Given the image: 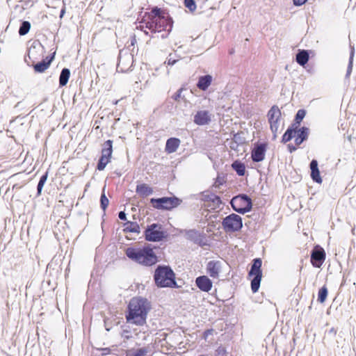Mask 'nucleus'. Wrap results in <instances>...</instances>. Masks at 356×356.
Listing matches in <instances>:
<instances>
[{
	"label": "nucleus",
	"instance_id": "1",
	"mask_svg": "<svg viewBox=\"0 0 356 356\" xmlns=\"http://www.w3.org/2000/svg\"><path fill=\"white\" fill-rule=\"evenodd\" d=\"M148 310L147 299L141 297L132 298L128 305L127 321L136 325H143L146 323Z\"/></svg>",
	"mask_w": 356,
	"mask_h": 356
},
{
	"label": "nucleus",
	"instance_id": "2",
	"mask_svg": "<svg viewBox=\"0 0 356 356\" xmlns=\"http://www.w3.org/2000/svg\"><path fill=\"white\" fill-rule=\"evenodd\" d=\"M125 253L129 259L145 266H152L159 261L151 244H147L142 248H127Z\"/></svg>",
	"mask_w": 356,
	"mask_h": 356
},
{
	"label": "nucleus",
	"instance_id": "3",
	"mask_svg": "<svg viewBox=\"0 0 356 356\" xmlns=\"http://www.w3.org/2000/svg\"><path fill=\"white\" fill-rule=\"evenodd\" d=\"M155 284L159 288H178L175 273L170 266L159 265L154 274Z\"/></svg>",
	"mask_w": 356,
	"mask_h": 356
},
{
	"label": "nucleus",
	"instance_id": "4",
	"mask_svg": "<svg viewBox=\"0 0 356 356\" xmlns=\"http://www.w3.org/2000/svg\"><path fill=\"white\" fill-rule=\"evenodd\" d=\"M173 20L169 15L166 17H152L150 21L145 23V28L152 33H160L167 31L166 34H162L161 38H166L172 29Z\"/></svg>",
	"mask_w": 356,
	"mask_h": 356
},
{
	"label": "nucleus",
	"instance_id": "5",
	"mask_svg": "<svg viewBox=\"0 0 356 356\" xmlns=\"http://www.w3.org/2000/svg\"><path fill=\"white\" fill-rule=\"evenodd\" d=\"M230 204L234 211L241 214L250 212L252 209V199L244 193L234 196L231 200Z\"/></svg>",
	"mask_w": 356,
	"mask_h": 356
},
{
	"label": "nucleus",
	"instance_id": "6",
	"mask_svg": "<svg viewBox=\"0 0 356 356\" xmlns=\"http://www.w3.org/2000/svg\"><path fill=\"white\" fill-rule=\"evenodd\" d=\"M261 265V259H254L250 270L248 272V276L253 277L251 280V290L253 293L257 292L260 287L262 277Z\"/></svg>",
	"mask_w": 356,
	"mask_h": 356
},
{
	"label": "nucleus",
	"instance_id": "7",
	"mask_svg": "<svg viewBox=\"0 0 356 356\" xmlns=\"http://www.w3.org/2000/svg\"><path fill=\"white\" fill-rule=\"evenodd\" d=\"M145 239L147 241L160 242L167 238L168 234L164 231L162 225L152 223L147 227L144 232Z\"/></svg>",
	"mask_w": 356,
	"mask_h": 356
},
{
	"label": "nucleus",
	"instance_id": "8",
	"mask_svg": "<svg viewBox=\"0 0 356 356\" xmlns=\"http://www.w3.org/2000/svg\"><path fill=\"white\" fill-rule=\"evenodd\" d=\"M181 202V200L175 196L150 199V203L154 208L162 210H171L178 207Z\"/></svg>",
	"mask_w": 356,
	"mask_h": 356
},
{
	"label": "nucleus",
	"instance_id": "9",
	"mask_svg": "<svg viewBox=\"0 0 356 356\" xmlns=\"http://www.w3.org/2000/svg\"><path fill=\"white\" fill-rule=\"evenodd\" d=\"M222 226L226 232H238L243 227L242 218L238 214L231 213L223 218Z\"/></svg>",
	"mask_w": 356,
	"mask_h": 356
},
{
	"label": "nucleus",
	"instance_id": "10",
	"mask_svg": "<svg viewBox=\"0 0 356 356\" xmlns=\"http://www.w3.org/2000/svg\"><path fill=\"white\" fill-rule=\"evenodd\" d=\"M195 197L197 200H200L207 203L205 206L210 207L211 209L220 208V206L222 204L220 197L209 191H205L195 195Z\"/></svg>",
	"mask_w": 356,
	"mask_h": 356
},
{
	"label": "nucleus",
	"instance_id": "11",
	"mask_svg": "<svg viewBox=\"0 0 356 356\" xmlns=\"http://www.w3.org/2000/svg\"><path fill=\"white\" fill-rule=\"evenodd\" d=\"M184 236L187 240L193 241L194 243L203 247L207 245V241L206 235L204 233H200L196 229H185L183 231Z\"/></svg>",
	"mask_w": 356,
	"mask_h": 356
},
{
	"label": "nucleus",
	"instance_id": "12",
	"mask_svg": "<svg viewBox=\"0 0 356 356\" xmlns=\"http://www.w3.org/2000/svg\"><path fill=\"white\" fill-rule=\"evenodd\" d=\"M133 62V56L127 51L120 50L118 55L117 70L127 72Z\"/></svg>",
	"mask_w": 356,
	"mask_h": 356
},
{
	"label": "nucleus",
	"instance_id": "13",
	"mask_svg": "<svg viewBox=\"0 0 356 356\" xmlns=\"http://www.w3.org/2000/svg\"><path fill=\"white\" fill-rule=\"evenodd\" d=\"M325 259V252L323 248L316 246L312 251L311 263L314 267L320 268Z\"/></svg>",
	"mask_w": 356,
	"mask_h": 356
},
{
	"label": "nucleus",
	"instance_id": "14",
	"mask_svg": "<svg viewBox=\"0 0 356 356\" xmlns=\"http://www.w3.org/2000/svg\"><path fill=\"white\" fill-rule=\"evenodd\" d=\"M267 145L265 143H257L254 145L251 152V159L255 163L264 160Z\"/></svg>",
	"mask_w": 356,
	"mask_h": 356
},
{
	"label": "nucleus",
	"instance_id": "15",
	"mask_svg": "<svg viewBox=\"0 0 356 356\" xmlns=\"http://www.w3.org/2000/svg\"><path fill=\"white\" fill-rule=\"evenodd\" d=\"M211 120V114L209 111L205 110L198 111L193 118L194 123L199 126L209 124Z\"/></svg>",
	"mask_w": 356,
	"mask_h": 356
},
{
	"label": "nucleus",
	"instance_id": "16",
	"mask_svg": "<svg viewBox=\"0 0 356 356\" xmlns=\"http://www.w3.org/2000/svg\"><path fill=\"white\" fill-rule=\"evenodd\" d=\"M55 54L56 53L54 52L53 54L47 56L44 59L35 64L33 65L34 71L38 73H42L47 70L52 61L54 60Z\"/></svg>",
	"mask_w": 356,
	"mask_h": 356
},
{
	"label": "nucleus",
	"instance_id": "17",
	"mask_svg": "<svg viewBox=\"0 0 356 356\" xmlns=\"http://www.w3.org/2000/svg\"><path fill=\"white\" fill-rule=\"evenodd\" d=\"M195 284L203 292H209L213 286L212 281L206 275H201L195 279Z\"/></svg>",
	"mask_w": 356,
	"mask_h": 356
},
{
	"label": "nucleus",
	"instance_id": "18",
	"mask_svg": "<svg viewBox=\"0 0 356 356\" xmlns=\"http://www.w3.org/2000/svg\"><path fill=\"white\" fill-rule=\"evenodd\" d=\"M309 129L308 127H302L300 129H296L295 143L296 145H300L304 141L307 140L309 136Z\"/></svg>",
	"mask_w": 356,
	"mask_h": 356
},
{
	"label": "nucleus",
	"instance_id": "19",
	"mask_svg": "<svg viewBox=\"0 0 356 356\" xmlns=\"http://www.w3.org/2000/svg\"><path fill=\"white\" fill-rule=\"evenodd\" d=\"M221 268V262L220 261H210L207 266V273L213 278H217Z\"/></svg>",
	"mask_w": 356,
	"mask_h": 356
},
{
	"label": "nucleus",
	"instance_id": "20",
	"mask_svg": "<svg viewBox=\"0 0 356 356\" xmlns=\"http://www.w3.org/2000/svg\"><path fill=\"white\" fill-rule=\"evenodd\" d=\"M309 167L311 170V178L314 182L321 184L322 182V178L320 175L318 161L315 159H313L309 163Z\"/></svg>",
	"mask_w": 356,
	"mask_h": 356
},
{
	"label": "nucleus",
	"instance_id": "21",
	"mask_svg": "<svg viewBox=\"0 0 356 356\" xmlns=\"http://www.w3.org/2000/svg\"><path fill=\"white\" fill-rule=\"evenodd\" d=\"M213 78L210 74H206L204 76H200L198 79V81L197 83V87L202 90L205 91L208 89V88L211 84Z\"/></svg>",
	"mask_w": 356,
	"mask_h": 356
},
{
	"label": "nucleus",
	"instance_id": "22",
	"mask_svg": "<svg viewBox=\"0 0 356 356\" xmlns=\"http://www.w3.org/2000/svg\"><path fill=\"white\" fill-rule=\"evenodd\" d=\"M180 145V140L177 138H170L165 144V151L168 153H173L177 151Z\"/></svg>",
	"mask_w": 356,
	"mask_h": 356
},
{
	"label": "nucleus",
	"instance_id": "23",
	"mask_svg": "<svg viewBox=\"0 0 356 356\" xmlns=\"http://www.w3.org/2000/svg\"><path fill=\"white\" fill-rule=\"evenodd\" d=\"M309 54L307 50L300 49L296 56V62L301 66H305L309 61Z\"/></svg>",
	"mask_w": 356,
	"mask_h": 356
},
{
	"label": "nucleus",
	"instance_id": "24",
	"mask_svg": "<svg viewBox=\"0 0 356 356\" xmlns=\"http://www.w3.org/2000/svg\"><path fill=\"white\" fill-rule=\"evenodd\" d=\"M136 192L142 197H147L153 193V189L146 184L136 186Z\"/></svg>",
	"mask_w": 356,
	"mask_h": 356
},
{
	"label": "nucleus",
	"instance_id": "25",
	"mask_svg": "<svg viewBox=\"0 0 356 356\" xmlns=\"http://www.w3.org/2000/svg\"><path fill=\"white\" fill-rule=\"evenodd\" d=\"M282 113L277 106H273L270 109L268 112V122H272L274 120H280L281 118Z\"/></svg>",
	"mask_w": 356,
	"mask_h": 356
},
{
	"label": "nucleus",
	"instance_id": "26",
	"mask_svg": "<svg viewBox=\"0 0 356 356\" xmlns=\"http://www.w3.org/2000/svg\"><path fill=\"white\" fill-rule=\"evenodd\" d=\"M123 232L125 233H137L139 234L140 229L139 225L136 222L127 221L123 225Z\"/></svg>",
	"mask_w": 356,
	"mask_h": 356
},
{
	"label": "nucleus",
	"instance_id": "27",
	"mask_svg": "<svg viewBox=\"0 0 356 356\" xmlns=\"http://www.w3.org/2000/svg\"><path fill=\"white\" fill-rule=\"evenodd\" d=\"M113 153V140H107L103 144L102 149V155L108 158H111Z\"/></svg>",
	"mask_w": 356,
	"mask_h": 356
},
{
	"label": "nucleus",
	"instance_id": "28",
	"mask_svg": "<svg viewBox=\"0 0 356 356\" xmlns=\"http://www.w3.org/2000/svg\"><path fill=\"white\" fill-rule=\"evenodd\" d=\"M70 76V70L68 68H63L59 76V86L63 87L67 85Z\"/></svg>",
	"mask_w": 356,
	"mask_h": 356
},
{
	"label": "nucleus",
	"instance_id": "29",
	"mask_svg": "<svg viewBox=\"0 0 356 356\" xmlns=\"http://www.w3.org/2000/svg\"><path fill=\"white\" fill-rule=\"evenodd\" d=\"M296 129V127H293L292 124L291 126L289 127L285 133L284 134V135L282 136V143H286L292 140V138L295 137Z\"/></svg>",
	"mask_w": 356,
	"mask_h": 356
},
{
	"label": "nucleus",
	"instance_id": "30",
	"mask_svg": "<svg viewBox=\"0 0 356 356\" xmlns=\"http://www.w3.org/2000/svg\"><path fill=\"white\" fill-rule=\"evenodd\" d=\"M232 167L238 176H243L245 172V166L240 161H235L232 163Z\"/></svg>",
	"mask_w": 356,
	"mask_h": 356
},
{
	"label": "nucleus",
	"instance_id": "31",
	"mask_svg": "<svg viewBox=\"0 0 356 356\" xmlns=\"http://www.w3.org/2000/svg\"><path fill=\"white\" fill-rule=\"evenodd\" d=\"M306 115V111L305 109H299L296 113L294 118L293 123L292 124L293 127H298L300 124V122L304 119Z\"/></svg>",
	"mask_w": 356,
	"mask_h": 356
},
{
	"label": "nucleus",
	"instance_id": "32",
	"mask_svg": "<svg viewBox=\"0 0 356 356\" xmlns=\"http://www.w3.org/2000/svg\"><path fill=\"white\" fill-rule=\"evenodd\" d=\"M31 26V23L29 21H23L18 31L19 35L21 36L26 35L29 32Z\"/></svg>",
	"mask_w": 356,
	"mask_h": 356
},
{
	"label": "nucleus",
	"instance_id": "33",
	"mask_svg": "<svg viewBox=\"0 0 356 356\" xmlns=\"http://www.w3.org/2000/svg\"><path fill=\"white\" fill-rule=\"evenodd\" d=\"M48 177V171H47L44 174H43L39 180V182L37 186V196H40L42 193V191L44 185L45 184Z\"/></svg>",
	"mask_w": 356,
	"mask_h": 356
},
{
	"label": "nucleus",
	"instance_id": "34",
	"mask_svg": "<svg viewBox=\"0 0 356 356\" xmlns=\"http://www.w3.org/2000/svg\"><path fill=\"white\" fill-rule=\"evenodd\" d=\"M354 54H355V48L353 46L350 45L349 61H348V65L347 71H346V78H348L352 72Z\"/></svg>",
	"mask_w": 356,
	"mask_h": 356
},
{
	"label": "nucleus",
	"instance_id": "35",
	"mask_svg": "<svg viewBox=\"0 0 356 356\" xmlns=\"http://www.w3.org/2000/svg\"><path fill=\"white\" fill-rule=\"evenodd\" d=\"M327 286L325 285L323 286L318 291L317 300L321 303H323L327 298Z\"/></svg>",
	"mask_w": 356,
	"mask_h": 356
},
{
	"label": "nucleus",
	"instance_id": "36",
	"mask_svg": "<svg viewBox=\"0 0 356 356\" xmlns=\"http://www.w3.org/2000/svg\"><path fill=\"white\" fill-rule=\"evenodd\" d=\"M110 158L101 155L97 165V170L99 171L104 170L106 165L110 162Z\"/></svg>",
	"mask_w": 356,
	"mask_h": 356
},
{
	"label": "nucleus",
	"instance_id": "37",
	"mask_svg": "<svg viewBox=\"0 0 356 356\" xmlns=\"http://www.w3.org/2000/svg\"><path fill=\"white\" fill-rule=\"evenodd\" d=\"M104 191L105 188H103L102 193L100 197V207L104 211H105L109 203V200L106 196Z\"/></svg>",
	"mask_w": 356,
	"mask_h": 356
},
{
	"label": "nucleus",
	"instance_id": "38",
	"mask_svg": "<svg viewBox=\"0 0 356 356\" xmlns=\"http://www.w3.org/2000/svg\"><path fill=\"white\" fill-rule=\"evenodd\" d=\"M243 132L234 134L232 140H234L235 143L238 144L240 145L245 144V138L243 136Z\"/></svg>",
	"mask_w": 356,
	"mask_h": 356
},
{
	"label": "nucleus",
	"instance_id": "39",
	"mask_svg": "<svg viewBox=\"0 0 356 356\" xmlns=\"http://www.w3.org/2000/svg\"><path fill=\"white\" fill-rule=\"evenodd\" d=\"M184 90H186L184 88H180L172 96V99H173L175 102H179L181 99L183 101H186V98L184 95H182L181 93Z\"/></svg>",
	"mask_w": 356,
	"mask_h": 356
},
{
	"label": "nucleus",
	"instance_id": "40",
	"mask_svg": "<svg viewBox=\"0 0 356 356\" xmlns=\"http://www.w3.org/2000/svg\"><path fill=\"white\" fill-rule=\"evenodd\" d=\"M279 121L280 120H274L272 122H268L270 124V130L273 134V139L277 138V132L279 128Z\"/></svg>",
	"mask_w": 356,
	"mask_h": 356
},
{
	"label": "nucleus",
	"instance_id": "41",
	"mask_svg": "<svg viewBox=\"0 0 356 356\" xmlns=\"http://www.w3.org/2000/svg\"><path fill=\"white\" fill-rule=\"evenodd\" d=\"M184 6L191 12H194L196 10V3L195 0H184Z\"/></svg>",
	"mask_w": 356,
	"mask_h": 356
},
{
	"label": "nucleus",
	"instance_id": "42",
	"mask_svg": "<svg viewBox=\"0 0 356 356\" xmlns=\"http://www.w3.org/2000/svg\"><path fill=\"white\" fill-rule=\"evenodd\" d=\"M172 54H170L168 57L167 58V60L165 62V63H167L168 65H174L175 64H176L178 60L180 59V56H175L177 57L176 58H172Z\"/></svg>",
	"mask_w": 356,
	"mask_h": 356
},
{
	"label": "nucleus",
	"instance_id": "43",
	"mask_svg": "<svg viewBox=\"0 0 356 356\" xmlns=\"http://www.w3.org/2000/svg\"><path fill=\"white\" fill-rule=\"evenodd\" d=\"M147 352L145 348H138L134 351L132 356H145Z\"/></svg>",
	"mask_w": 356,
	"mask_h": 356
},
{
	"label": "nucleus",
	"instance_id": "44",
	"mask_svg": "<svg viewBox=\"0 0 356 356\" xmlns=\"http://www.w3.org/2000/svg\"><path fill=\"white\" fill-rule=\"evenodd\" d=\"M39 48L44 49V47L42 46V44H41V42L40 41L35 40L32 43L31 46L29 49V53H31L33 49H39Z\"/></svg>",
	"mask_w": 356,
	"mask_h": 356
},
{
	"label": "nucleus",
	"instance_id": "45",
	"mask_svg": "<svg viewBox=\"0 0 356 356\" xmlns=\"http://www.w3.org/2000/svg\"><path fill=\"white\" fill-rule=\"evenodd\" d=\"M152 12L154 15L153 17H165V15L161 14V10L157 7L154 8Z\"/></svg>",
	"mask_w": 356,
	"mask_h": 356
},
{
	"label": "nucleus",
	"instance_id": "46",
	"mask_svg": "<svg viewBox=\"0 0 356 356\" xmlns=\"http://www.w3.org/2000/svg\"><path fill=\"white\" fill-rule=\"evenodd\" d=\"M217 356H225L226 351L224 348L220 346L216 350Z\"/></svg>",
	"mask_w": 356,
	"mask_h": 356
},
{
	"label": "nucleus",
	"instance_id": "47",
	"mask_svg": "<svg viewBox=\"0 0 356 356\" xmlns=\"http://www.w3.org/2000/svg\"><path fill=\"white\" fill-rule=\"evenodd\" d=\"M229 145L232 149L236 151L238 150V147H239L240 145L235 143L234 141L232 140Z\"/></svg>",
	"mask_w": 356,
	"mask_h": 356
},
{
	"label": "nucleus",
	"instance_id": "48",
	"mask_svg": "<svg viewBox=\"0 0 356 356\" xmlns=\"http://www.w3.org/2000/svg\"><path fill=\"white\" fill-rule=\"evenodd\" d=\"M327 332L328 334L332 337H335L337 333V329H336L335 327H331L330 330L327 331Z\"/></svg>",
	"mask_w": 356,
	"mask_h": 356
},
{
	"label": "nucleus",
	"instance_id": "49",
	"mask_svg": "<svg viewBox=\"0 0 356 356\" xmlns=\"http://www.w3.org/2000/svg\"><path fill=\"white\" fill-rule=\"evenodd\" d=\"M213 332V329L206 330L203 333V337L206 339L209 335H211Z\"/></svg>",
	"mask_w": 356,
	"mask_h": 356
},
{
	"label": "nucleus",
	"instance_id": "50",
	"mask_svg": "<svg viewBox=\"0 0 356 356\" xmlns=\"http://www.w3.org/2000/svg\"><path fill=\"white\" fill-rule=\"evenodd\" d=\"M118 218L121 220H127V214L124 211H121L118 213Z\"/></svg>",
	"mask_w": 356,
	"mask_h": 356
},
{
	"label": "nucleus",
	"instance_id": "51",
	"mask_svg": "<svg viewBox=\"0 0 356 356\" xmlns=\"http://www.w3.org/2000/svg\"><path fill=\"white\" fill-rule=\"evenodd\" d=\"M308 0H296V3L294 6H301L304 5Z\"/></svg>",
	"mask_w": 356,
	"mask_h": 356
},
{
	"label": "nucleus",
	"instance_id": "52",
	"mask_svg": "<svg viewBox=\"0 0 356 356\" xmlns=\"http://www.w3.org/2000/svg\"><path fill=\"white\" fill-rule=\"evenodd\" d=\"M288 149H289V152H291V153L295 152L297 149L296 147L292 144L288 145Z\"/></svg>",
	"mask_w": 356,
	"mask_h": 356
},
{
	"label": "nucleus",
	"instance_id": "53",
	"mask_svg": "<svg viewBox=\"0 0 356 356\" xmlns=\"http://www.w3.org/2000/svg\"><path fill=\"white\" fill-rule=\"evenodd\" d=\"M23 186H24L23 184H13V186L12 187V190L13 191L15 189H16V190L20 189L23 187Z\"/></svg>",
	"mask_w": 356,
	"mask_h": 356
},
{
	"label": "nucleus",
	"instance_id": "54",
	"mask_svg": "<svg viewBox=\"0 0 356 356\" xmlns=\"http://www.w3.org/2000/svg\"><path fill=\"white\" fill-rule=\"evenodd\" d=\"M136 42V38H133L131 40V45L134 46L135 43Z\"/></svg>",
	"mask_w": 356,
	"mask_h": 356
},
{
	"label": "nucleus",
	"instance_id": "55",
	"mask_svg": "<svg viewBox=\"0 0 356 356\" xmlns=\"http://www.w3.org/2000/svg\"><path fill=\"white\" fill-rule=\"evenodd\" d=\"M65 13V10H62L60 11V17H62L63 15V14Z\"/></svg>",
	"mask_w": 356,
	"mask_h": 356
},
{
	"label": "nucleus",
	"instance_id": "56",
	"mask_svg": "<svg viewBox=\"0 0 356 356\" xmlns=\"http://www.w3.org/2000/svg\"><path fill=\"white\" fill-rule=\"evenodd\" d=\"M19 103H20V102H17V104L15 105V107H17V106H19Z\"/></svg>",
	"mask_w": 356,
	"mask_h": 356
},
{
	"label": "nucleus",
	"instance_id": "57",
	"mask_svg": "<svg viewBox=\"0 0 356 356\" xmlns=\"http://www.w3.org/2000/svg\"><path fill=\"white\" fill-rule=\"evenodd\" d=\"M9 191H10V188H8L6 189V193H8Z\"/></svg>",
	"mask_w": 356,
	"mask_h": 356
},
{
	"label": "nucleus",
	"instance_id": "58",
	"mask_svg": "<svg viewBox=\"0 0 356 356\" xmlns=\"http://www.w3.org/2000/svg\"><path fill=\"white\" fill-rule=\"evenodd\" d=\"M144 32H145V33L146 35H148V32H147V31H145Z\"/></svg>",
	"mask_w": 356,
	"mask_h": 356
},
{
	"label": "nucleus",
	"instance_id": "59",
	"mask_svg": "<svg viewBox=\"0 0 356 356\" xmlns=\"http://www.w3.org/2000/svg\"><path fill=\"white\" fill-rule=\"evenodd\" d=\"M296 3V0H293V3L294 4Z\"/></svg>",
	"mask_w": 356,
	"mask_h": 356
}]
</instances>
